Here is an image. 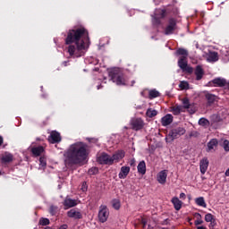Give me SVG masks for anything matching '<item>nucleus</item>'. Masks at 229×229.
Listing matches in <instances>:
<instances>
[{
  "label": "nucleus",
  "instance_id": "nucleus-13",
  "mask_svg": "<svg viewBox=\"0 0 229 229\" xmlns=\"http://www.w3.org/2000/svg\"><path fill=\"white\" fill-rule=\"evenodd\" d=\"M158 183L164 185L167 182V170L160 171L157 176Z\"/></svg>",
  "mask_w": 229,
  "mask_h": 229
},
{
  "label": "nucleus",
  "instance_id": "nucleus-2",
  "mask_svg": "<svg viewBox=\"0 0 229 229\" xmlns=\"http://www.w3.org/2000/svg\"><path fill=\"white\" fill-rule=\"evenodd\" d=\"M89 146L81 141L72 144L64 152V165L65 167H74L83 164L89 158Z\"/></svg>",
  "mask_w": 229,
  "mask_h": 229
},
{
  "label": "nucleus",
  "instance_id": "nucleus-53",
  "mask_svg": "<svg viewBox=\"0 0 229 229\" xmlns=\"http://www.w3.org/2000/svg\"><path fill=\"white\" fill-rule=\"evenodd\" d=\"M197 229H207V227L202 225V226H198Z\"/></svg>",
  "mask_w": 229,
  "mask_h": 229
},
{
  "label": "nucleus",
  "instance_id": "nucleus-16",
  "mask_svg": "<svg viewBox=\"0 0 229 229\" xmlns=\"http://www.w3.org/2000/svg\"><path fill=\"white\" fill-rule=\"evenodd\" d=\"M130 174V166H122L118 177L120 180H124Z\"/></svg>",
  "mask_w": 229,
  "mask_h": 229
},
{
  "label": "nucleus",
  "instance_id": "nucleus-17",
  "mask_svg": "<svg viewBox=\"0 0 229 229\" xmlns=\"http://www.w3.org/2000/svg\"><path fill=\"white\" fill-rule=\"evenodd\" d=\"M204 75H205V71L203 70V67H201V65H197L195 68V76H196L197 81H199V80H201Z\"/></svg>",
  "mask_w": 229,
  "mask_h": 229
},
{
  "label": "nucleus",
  "instance_id": "nucleus-27",
  "mask_svg": "<svg viewBox=\"0 0 229 229\" xmlns=\"http://www.w3.org/2000/svg\"><path fill=\"white\" fill-rule=\"evenodd\" d=\"M196 205L199 207H203L204 208H207V202H205V198L199 197L195 199Z\"/></svg>",
  "mask_w": 229,
  "mask_h": 229
},
{
  "label": "nucleus",
  "instance_id": "nucleus-6",
  "mask_svg": "<svg viewBox=\"0 0 229 229\" xmlns=\"http://www.w3.org/2000/svg\"><path fill=\"white\" fill-rule=\"evenodd\" d=\"M97 162L100 164V165H114V159L110 155L103 152L98 158Z\"/></svg>",
  "mask_w": 229,
  "mask_h": 229
},
{
  "label": "nucleus",
  "instance_id": "nucleus-47",
  "mask_svg": "<svg viewBox=\"0 0 229 229\" xmlns=\"http://www.w3.org/2000/svg\"><path fill=\"white\" fill-rule=\"evenodd\" d=\"M185 198H186L185 193H181V194H180V199H185Z\"/></svg>",
  "mask_w": 229,
  "mask_h": 229
},
{
  "label": "nucleus",
  "instance_id": "nucleus-56",
  "mask_svg": "<svg viewBox=\"0 0 229 229\" xmlns=\"http://www.w3.org/2000/svg\"><path fill=\"white\" fill-rule=\"evenodd\" d=\"M157 24H160V20H157Z\"/></svg>",
  "mask_w": 229,
  "mask_h": 229
},
{
  "label": "nucleus",
  "instance_id": "nucleus-21",
  "mask_svg": "<svg viewBox=\"0 0 229 229\" xmlns=\"http://www.w3.org/2000/svg\"><path fill=\"white\" fill-rule=\"evenodd\" d=\"M175 55L180 56V58H188L189 51L185 48H178L175 52Z\"/></svg>",
  "mask_w": 229,
  "mask_h": 229
},
{
  "label": "nucleus",
  "instance_id": "nucleus-51",
  "mask_svg": "<svg viewBox=\"0 0 229 229\" xmlns=\"http://www.w3.org/2000/svg\"><path fill=\"white\" fill-rule=\"evenodd\" d=\"M3 142H4V140H3L2 136H0V146H3Z\"/></svg>",
  "mask_w": 229,
  "mask_h": 229
},
{
  "label": "nucleus",
  "instance_id": "nucleus-22",
  "mask_svg": "<svg viewBox=\"0 0 229 229\" xmlns=\"http://www.w3.org/2000/svg\"><path fill=\"white\" fill-rule=\"evenodd\" d=\"M31 153L33 157H40L44 151V147L38 146V147H34L31 148Z\"/></svg>",
  "mask_w": 229,
  "mask_h": 229
},
{
  "label": "nucleus",
  "instance_id": "nucleus-9",
  "mask_svg": "<svg viewBox=\"0 0 229 229\" xmlns=\"http://www.w3.org/2000/svg\"><path fill=\"white\" fill-rule=\"evenodd\" d=\"M67 216L72 219H83V214L78 208H72L67 212Z\"/></svg>",
  "mask_w": 229,
  "mask_h": 229
},
{
  "label": "nucleus",
  "instance_id": "nucleus-14",
  "mask_svg": "<svg viewBox=\"0 0 229 229\" xmlns=\"http://www.w3.org/2000/svg\"><path fill=\"white\" fill-rule=\"evenodd\" d=\"M126 153L124 150H117L115 151L113 156L111 157V159L114 162H119V160H123V157H125Z\"/></svg>",
  "mask_w": 229,
  "mask_h": 229
},
{
  "label": "nucleus",
  "instance_id": "nucleus-19",
  "mask_svg": "<svg viewBox=\"0 0 229 229\" xmlns=\"http://www.w3.org/2000/svg\"><path fill=\"white\" fill-rule=\"evenodd\" d=\"M173 123V114H167L161 119V124L162 126H169Z\"/></svg>",
  "mask_w": 229,
  "mask_h": 229
},
{
  "label": "nucleus",
  "instance_id": "nucleus-40",
  "mask_svg": "<svg viewBox=\"0 0 229 229\" xmlns=\"http://www.w3.org/2000/svg\"><path fill=\"white\" fill-rule=\"evenodd\" d=\"M56 212H58V207L51 206L49 209L51 216H56Z\"/></svg>",
  "mask_w": 229,
  "mask_h": 229
},
{
  "label": "nucleus",
  "instance_id": "nucleus-1",
  "mask_svg": "<svg viewBox=\"0 0 229 229\" xmlns=\"http://www.w3.org/2000/svg\"><path fill=\"white\" fill-rule=\"evenodd\" d=\"M87 42H89V30L85 27L80 26L69 30L65 38V44L68 46L70 56L80 58Z\"/></svg>",
  "mask_w": 229,
  "mask_h": 229
},
{
  "label": "nucleus",
  "instance_id": "nucleus-12",
  "mask_svg": "<svg viewBox=\"0 0 229 229\" xmlns=\"http://www.w3.org/2000/svg\"><path fill=\"white\" fill-rule=\"evenodd\" d=\"M63 205H64L65 210H67V208H72V207H76V205H78V200L66 198L64 200Z\"/></svg>",
  "mask_w": 229,
  "mask_h": 229
},
{
  "label": "nucleus",
  "instance_id": "nucleus-31",
  "mask_svg": "<svg viewBox=\"0 0 229 229\" xmlns=\"http://www.w3.org/2000/svg\"><path fill=\"white\" fill-rule=\"evenodd\" d=\"M112 205L114 210H119V208H121V201L117 199L112 200Z\"/></svg>",
  "mask_w": 229,
  "mask_h": 229
},
{
  "label": "nucleus",
  "instance_id": "nucleus-18",
  "mask_svg": "<svg viewBox=\"0 0 229 229\" xmlns=\"http://www.w3.org/2000/svg\"><path fill=\"white\" fill-rule=\"evenodd\" d=\"M2 164H10V162H13V155L9 152H5L4 155L1 157Z\"/></svg>",
  "mask_w": 229,
  "mask_h": 229
},
{
  "label": "nucleus",
  "instance_id": "nucleus-7",
  "mask_svg": "<svg viewBox=\"0 0 229 229\" xmlns=\"http://www.w3.org/2000/svg\"><path fill=\"white\" fill-rule=\"evenodd\" d=\"M144 120L142 118H132L131 120V128L134 131H139L144 128Z\"/></svg>",
  "mask_w": 229,
  "mask_h": 229
},
{
  "label": "nucleus",
  "instance_id": "nucleus-41",
  "mask_svg": "<svg viewBox=\"0 0 229 229\" xmlns=\"http://www.w3.org/2000/svg\"><path fill=\"white\" fill-rule=\"evenodd\" d=\"M49 219L48 218H41L40 220H39V225H41V226H47V225H49Z\"/></svg>",
  "mask_w": 229,
  "mask_h": 229
},
{
  "label": "nucleus",
  "instance_id": "nucleus-58",
  "mask_svg": "<svg viewBox=\"0 0 229 229\" xmlns=\"http://www.w3.org/2000/svg\"><path fill=\"white\" fill-rule=\"evenodd\" d=\"M161 229H169V228H167V227H162Z\"/></svg>",
  "mask_w": 229,
  "mask_h": 229
},
{
  "label": "nucleus",
  "instance_id": "nucleus-15",
  "mask_svg": "<svg viewBox=\"0 0 229 229\" xmlns=\"http://www.w3.org/2000/svg\"><path fill=\"white\" fill-rule=\"evenodd\" d=\"M208 158L204 157L200 160L199 162V169H200V173L201 174H205V173H207V170L208 169Z\"/></svg>",
  "mask_w": 229,
  "mask_h": 229
},
{
  "label": "nucleus",
  "instance_id": "nucleus-4",
  "mask_svg": "<svg viewBox=\"0 0 229 229\" xmlns=\"http://www.w3.org/2000/svg\"><path fill=\"white\" fill-rule=\"evenodd\" d=\"M185 128L183 127L172 129L165 138L166 142H173V140H175V139H180L182 135H185Z\"/></svg>",
  "mask_w": 229,
  "mask_h": 229
},
{
  "label": "nucleus",
  "instance_id": "nucleus-26",
  "mask_svg": "<svg viewBox=\"0 0 229 229\" xmlns=\"http://www.w3.org/2000/svg\"><path fill=\"white\" fill-rule=\"evenodd\" d=\"M208 62H217L219 60V55H217V52H211L208 55Z\"/></svg>",
  "mask_w": 229,
  "mask_h": 229
},
{
  "label": "nucleus",
  "instance_id": "nucleus-36",
  "mask_svg": "<svg viewBox=\"0 0 229 229\" xmlns=\"http://www.w3.org/2000/svg\"><path fill=\"white\" fill-rule=\"evenodd\" d=\"M179 87H180V89H182V90H187L189 89V82L181 81Z\"/></svg>",
  "mask_w": 229,
  "mask_h": 229
},
{
  "label": "nucleus",
  "instance_id": "nucleus-25",
  "mask_svg": "<svg viewBox=\"0 0 229 229\" xmlns=\"http://www.w3.org/2000/svg\"><path fill=\"white\" fill-rule=\"evenodd\" d=\"M187 65H188L187 57H180L178 60V67L183 70L187 67Z\"/></svg>",
  "mask_w": 229,
  "mask_h": 229
},
{
  "label": "nucleus",
  "instance_id": "nucleus-33",
  "mask_svg": "<svg viewBox=\"0 0 229 229\" xmlns=\"http://www.w3.org/2000/svg\"><path fill=\"white\" fill-rule=\"evenodd\" d=\"M199 126H209L210 122L206 118H200L199 120Z\"/></svg>",
  "mask_w": 229,
  "mask_h": 229
},
{
  "label": "nucleus",
  "instance_id": "nucleus-11",
  "mask_svg": "<svg viewBox=\"0 0 229 229\" xmlns=\"http://www.w3.org/2000/svg\"><path fill=\"white\" fill-rule=\"evenodd\" d=\"M205 99L207 100V106H212L214 103L217 102V96L212 93H206Z\"/></svg>",
  "mask_w": 229,
  "mask_h": 229
},
{
  "label": "nucleus",
  "instance_id": "nucleus-48",
  "mask_svg": "<svg viewBox=\"0 0 229 229\" xmlns=\"http://www.w3.org/2000/svg\"><path fill=\"white\" fill-rule=\"evenodd\" d=\"M85 185H87V183L86 182H83V184H82V191H83V192H85V191H87V188H85Z\"/></svg>",
  "mask_w": 229,
  "mask_h": 229
},
{
  "label": "nucleus",
  "instance_id": "nucleus-28",
  "mask_svg": "<svg viewBox=\"0 0 229 229\" xmlns=\"http://www.w3.org/2000/svg\"><path fill=\"white\" fill-rule=\"evenodd\" d=\"M217 144H219L217 139H212L209 142H208V151L214 149V148H216Z\"/></svg>",
  "mask_w": 229,
  "mask_h": 229
},
{
  "label": "nucleus",
  "instance_id": "nucleus-43",
  "mask_svg": "<svg viewBox=\"0 0 229 229\" xmlns=\"http://www.w3.org/2000/svg\"><path fill=\"white\" fill-rule=\"evenodd\" d=\"M209 228L210 229H214L216 228V225H217V223L216 222V219H213L211 222H209Z\"/></svg>",
  "mask_w": 229,
  "mask_h": 229
},
{
  "label": "nucleus",
  "instance_id": "nucleus-20",
  "mask_svg": "<svg viewBox=\"0 0 229 229\" xmlns=\"http://www.w3.org/2000/svg\"><path fill=\"white\" fill-rule=\"evenodd\" d=\"M211 83H213L214 87H225L226 85V80L218 77L214 79Z\"/></svg>",
  "mask_w": 229,
  "mask_h": 229
},
{
  "label": "nucleus",
  "instance_id": "nucleus-55",
  "mask_svg": "<svg viewBox=\"0 0 229 229\" xmlns=\"http://www.w3.org/2000/svg\"><path fill=\"white\" fill-rule=\"evenodd\" d=\"M148 229H154V228H153V226L148 225Z\"/></svg>",
  "mask_w": 229,
  "mask_h": 229
},
{
  "label": "nucleus",
  "instance_id": "nucleus-10",
  "mask_svg": "<svg viewBox=\"0 0 229 229\" xmlns=\"http://www.w3.org/2000/svg\"><path fill=\"white\" fill-rule=\"evenodd\" d=\"M49 140L52 144H58V142H62V136L60 135V132L53 131L50 133Z\"/></svg>",
  "mask_w": 229,
  "mask_h": 229
},
{
  "label": "nucleus",
  "instance_id": "nucleus-3",
  "mask_svg": "<svg viewBox=\"0 0 229 229\" xmlns=\"http://www.w3.org/2000/svg\"><path fill=\"white\" fill-rule=\"evenodd\" d=\"M109 78L116 85H126V78H124V73L119 70V68H114L109 71Z\"/></svg>",
  "mask_w": 229,
  "mask_h": 229
},
{
  "label": "nucleus",
  "instance_id": "nucleus-8",
  "mask_svg": "<svg viewBox=\"0 0 229 229\" xmlns=\"http://www.w3.org/2000/svg\"><path fill=\"white\" fill-rule=\"evenodd\" d=\"M98 219L100 223H106V220L108 219V208L106 206H100Z\"/></svg>",
  "mask_w": 229,
  "mask_h": 229
},
{
  "label": "nucleus",
  "instance_id": "nucleus-50",
  "mask_svg": "<svg viewBox=\"0 0 229 229\" xmlns=\"http://www.w3.org/2000/svg\"><path fill=\"white\" fill-rule=\"evenodd\" d=\"M161 17H165V10H162L161 12Z\"/></svg>",
  "mask_w": 229,
  "mask_h": 229
},
{
  "label": "nucleus",
  "instance_id": "nucleus-42",
  "mask_svg": "<svg viewBox=\"0 0 229 229\" xmlns=\"http://www.w3.org/2000/svg\"><path fill=\"white\" fill-rule=\"evenodd\" d=\"M222 147L224 148L225 151L228 152L229 151V140H225L222 143Z\"/></svg>",
  "mask_w": 229,
  "mask_h": 229
},
{
  "label": "nucleus",
  "instance_id": "nucleus-32",
  "mask_svg": "<svg viewBox=\"0 0 229 229\" xmlns=\"http://www.w3.org/2000/svg\"><path fill=\"white\" fill-rule=\"evenodd\" d=\"M172 112L174 115H180L182 114V106H175L173 107Z\"/></svg>",
  "mask_w": 229,
  "mask_h": 229
},
{
  "label": "nucleus",
  "instance_id": "nucleus-23",
  "mask_svg": "<svg viewBox=\"0 0 229 229\" xmlns=\"http://www.w3.org/2000/svg\"><path fill=\"white\" fill-rule=\"evenodd\" d=\"M172 203L174 205V208L175 210H181L182 209V200H180V199H178V197H174L172 199Z\"/></svg>",
  "mask_w": 229,
  "mask_h": 229
},
{
  "label": "nucleus",
  "instance_id": "nucleus-35",
  "mask_svg": "<svg viewBox=\"0 0 229 229\" xmlns=\"http://www.w3.org/2000/svg\"><path fill=\"white\" fill-rule=\"evenodd\" d=\"M182 105H183V108H185L186 110L187 108L191 107V102L188 98H182Z\"/></svg>",
  "mask_w": 229,
  "mask_h": 229
},
{
  "label": "nucleus",
  "instance_id": "nucleus-60",
  "mask_svg": "<svg viewBox=\"0 0 229 229\" xmlns=\"http://www.w3.org/2000/svg\"><path fill=\"white\" fill-rule=\"evenodd\" d=\"M99 87H101V86H98V89H99Z\"/></svg>",
  "mask_w": 229,
  "mask_h": 229
},
{
  "label": "nucleus",
  "instance_id": "nucleus-59",
  "mask_svg": "<svg viewBox=\"0 0 229 229\" xmlns=\"http://www.w3.org/2000/svg\"><path fill=\"white\" fill-rule=\"evenodd\" d=\"M45 229H52L51 227H46Z\"/></svg>",
  "mask_w": 229,
  "mask_h": 229
},
{
  "label": "nucleus",
  "instance_id": "nucleus-37",
  "mask_svg": "<svg viewBox=\"0 0 229 229\" xmlns=\"http://www.w3.org/2000/svg\"><path fill=\"white\" fill-rule=\"evenodd\" d=\"M89 174L90 175H94V174H98V173H99V168L98 167H91L89 171H88Z\"/></svg>",
  "mask_w": 229,
  "mask_h": 229
},
{
  "label": "nucleus",
  "instance_id": "nucleus-46",
  "mask_svg": "<svg viewBox=\"0 0 229 229\" xmlns=\"http://www.w3.org/2000/svg\"><path fill=\"white\" fill-rule=\"evenodd\" d=\"M194 217H196L197 219H201V214L199 213H194Z\"/></svg>",
  "mask_w": 229,
  "mask_h": 229
},
{
  "label": "nucleus",
  "instance_id": "nucleus-54",
  "mask_svg": "<svg viewBox=\"0 0 229 229\" xmlns=\"http://www.w3.org/2000/svg\"><path fill=\"white\" fill-rule=\"evenodd\" d=\"M133 164H135V159H132V160L131 161V165H133Z\"/></svg>",
  "mask_w": 229,
  "mask_h": 229
},
{
  "label": "nucleus",
  "instance_id": "nucleus-49",
  "mask_svg": "<svg viewBox=\"0 0 229 229\" xmlns=\"http://www.w3.org/2000/svg\"><path fill=\"white\" fill-rule=\"evenodd\" d=\"M63 65H64V67H67V65H69V61H64V62H63Z\"/></svg>",
  "mask_w": 229,
  "mask_h": 229
},
{
  "label": "nucleus",
  "instance_id": "nucleus-5",
  "mask_svg": "<svg viewBox=\"0 0 229 229\" xmlns=\"http://www.w3.org/2000/svg\"><path fill=\"white\" fill-rule=\"evenodd\" d=\"M178 30V21L175 18H169L164 29L165 35H174V31Z\"/></svg>",
  "mask_w": 229,
  "mask_h": 229
},
{
  "label": "nucleus",
  "instance_id": "nucleus-29",
  "mask_svg": "<svg viewBox=\"0 0 229 229\" xmlns=\"http://www.w3.org/2000/svg\"><path fill=\"white\" fill-rule=\"evenodd\" d=\"M157 114H158V111L153 108H148L146 112L147 117H149L150 119L153 117H156V115Z\"/></svg>",
  "mask_w": 229,
  "mask_h": 229
},
{
  "label": "nucleus",
  "instance_id": "nucleus-45",
  "mask_svg": "<svg viewBox=\"0 0 229 229\" xmlns=\"http://www.w3.org/2000/svg\"><path fill=\"white\" fill-rule=\"evenodd\" d=\"M141 225H142V228H146V225H148V221L146 219H141Z\"/></svg>",
  "mask_w": 229,
  "mask_h": 229
},
{
  "label": "nucleus",
  "instance_id": "nucleus-44",
  "mask_svg": "<svg viewBox=\"0 0 229 229\" xmlns=\"http://www.w3.org/2000/svg\"><path fill=\"white\" fill-rule=\"evenodd\" d=\"M194 225H195V226H199V225H203V220L201 218L200 219H197L194 222Z\"/></svg>",
  "mask_w": 229,
  "mask_h": 229
},
{
  "label": "nucleus",
  "instance_id": "nucleus-38",
  "mask_svg": "<svg viewBox=\"0 0 229 229\" xmlns=\"http://www.w3.org/2000/svg\"><path fill=\"white\" fill-rule=\"evenodd\" d=\"M211 221H214V215H213V214H210V213H208V214L205 216V222H206V223H210Z\"/></svg>",
  "mask_w": 229,
  "mask_h": 229
},
{
  "label": "nucleus",
  "instance_id": "nucleus-24",
  "mask_svg": "<svg viewBox=\"0 0 229 229\" xmlns=\"http://www.w3.org/2000/svg\"><path fill=\"white\" fill-rule=\"evenodd\" d=\"M137 168H138V173L140 174H146V161L144 160L140 161Z\"/></svg>",
  "mask_w": 229,
  "mask_h": 229
},
{
  "label": "nucleus",
  "instance_id": "nucleus-39",
  "mask_svg": "<svg viewBox=\"0 0 229 229\" xmlns=\"http://www.w3.org/2000/svg\"><path fill=\"white\" fill-rule=\"evenodd\" d=\"M182 72H187L188 74H192V72H194V68L189 66L188 64L184 69H182Z\"/></svg>",
  "mask_w": 229,
  "mask_h": 229
},
{
  "label": "nucleus",
  "instance_id": "nucleus-57",
  "mask_svg": "<svg viewBox=\"0 0 229 229\" xmlns=\"http://www.w3.org/2000/svg\"><path fill=\"white\" fill-rule=\"evenodd\" d=\"M191 221H192V219L189 218L188 223H191Z\"/></svg>",
  "mask_w": 229,
  "mask_h": 229
},
{
  "label": "nucleus",
  "instance_id": "nucleus-34",
  "mask_svg": "<svg viewBox=\"0 0 229 229\" xmlns=\"http://www.w3.org/2000/svg\"><path fill=\"white\" fill-rule=\"evenodd\" d=\"M188 112L192 115L193 114H196L198 108L194 104H191L189 108H186Z\"/></svg>",
  "mask_w": 229,
  "mask_h": 229
},
{
  "label": "nucleus",
  "instance_id": "nucleus-30",
  "mask_svg": "<svg viewBox=\"0 0 229 229\" xmlns=\"http://www.w3.org/2000/svg\"><path fill=\"white\" fill-rule=\"evenodd\" d=\"M149 99H155V98H160V92L157 91V89H152L148 93Z\"/></svg>",
  "mask_w": 229,
  "mask_h": 229
},
{
  "label": "nucleus",
  "instance_id": "nucleus-52",
  "mask_svg": "<svg viewBox=\"0 0 229 229\" xmlns=\"http://www.w3.org/2000/svg\"><path fill=\"white\" fill-rule=\"evenodd\" d=\"M39 162H40L41 164H46V163L44 162V158H42V157L39 158Z\"/></svg>",
  "mask_w": 229,
  "mask_h": 229
}]
</instances>
